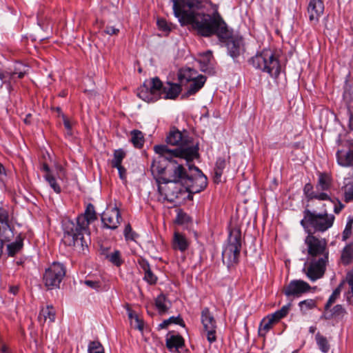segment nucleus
Wrapping results in <instances>:
<instances>
[{
	"label": "nucleus",
	"mask_w": 353,
	"mask_h": 353,
	"mask_svg": "<svg viewBox=\"0 0 353 353\" xmlns=\"http://www.w3.org/2000/svg\"><path fill=\"white\" fill-rule=\"evenodd\" d=\"M175 17L182 26L190 25L199 36L211 37L216 36L219 41H225L232 34L230 28L215 8L212 13L199 11L210 0H171Z\"/></svg>",
	"instance_id": "obj_1"
},
{
	"label": "nucleus",
	"mask_w": 353,
	"mask_h": 353,
	"mask_svg": "<svg viewBox=\"0 0 353 353\" xmlns=\"http://www.w3.org/2000/svg\"><path fill=\"white\" fill-rule=\"evenodd\" d=\"M97 219L94 206L88 203L84 214L77 216L76 223L71 221L65 225L63 239L64 243L84 251L90 243L89 225Z\"/></svg>",
	"instance_id": "obj_2"
},
{
	"label": "nucleus",
	"mask_w": 353,
	"mask_h": 353,
	"mask_svg": "<svg viewBox=\"0 0 353 353\" xmlns=\"http://www.w3.org/2000/svg\"><path fill=\"white\" fill-rule=\"evenodd\" d=\"M154 150L159 156L152 163L151 172L158 184L163 183L162 176H165L172 159H184L189 162L196 157L195 148H191L170 149L166 145H157L154 146Z\"/></svg>",
	"instance_id": "obj_3"
},
{
	"label": "nucleus",
	"mask_w": 353,
	"mask_h": 353,
	"mask_svg": "<svg viewBox=\"0 0 353 353\" xmlns=\"http://www.w3.org/2000/svg\"><path fill=\"white\" fill-rule=\"evenodd\" d=\"M252 67L270 77L276 79L281 73V64L279 57L271 49L265 48L258 52L248 60Z\"/></svg>",
	"instance_id": "obj_4"
},
{
	"label": "nucleus",
	"mask_w": 353,
	"mask_h": 353,
	"mask_svg": "<svg viewBox=\"0 0 353 353\" xmlns=\"http://www.w3.org/2000/svg\"><path fill=\"white\" fill-rule=\"evenodd\" d=\"M303 213V219L301 221V225L308 234L325 232L333 225L335 219L333 214L327 212L317 213L305 209Z\"/></svg>",
	"instance_id": "obj_5"
},
{
	"label": "nucleus",
	"mask_w": 353,
	"mask_h": 353,
	"mask_svg": "<svg viewBox=\"0 0 353 353\" xmlns=\"http://www.w3.org/2000/svg\"><path fill=\"white\" fill-rule=\"evenodd\" d=\"M241 229L234 227L230 229L228 243L222 252V259L224 264L230 268L239 263L241 250Z\"/></svg>",
	"instance_id": "obj_6"
},
{
	"label": "nucleus",
	"mask_w": 353,
	"mask_h": 353,
	"mask_svg": "<svg viewBox=\"0 0 353 353\" xmlns=\"http://www.w3.org/2000/svg\"><path fill=\"white\" fill-rule=\"evenodd\" d=\"M66 270L63 263H52L46 269L43 275V282L48 290L59 288L60 284L65 276Z\"/></svg>",
	"instance_id": "obj_7"
},
{
	"label": "nucleus",
	"mask_w": 353,
	"mask_h": 353,
	"mask_svg": "<svg viewBox=\"0 0 353 353\" xmlns=\"http://www.w3.org/2000/svg\"><path fill=\"white\" fill-rule=\"evenodd\" d=\"M190 171L195 172L194 175L189 174L185 179L183 187L185 192L196 194L203 191L208 185V179L201 170L195 165H189Z\"/></svg>",
	"instance_id": "obj_8"
},
{
	"label": "nucleus",
	"mask_w": 353,
	"mask_h": 353,
	"mask_svg": "<svg viewBox=\"0 0 353 353\" xmlns=\"http://www.w3.org/2000/svg\"><path fill=\"white\" fill-rule=\"evenodd\" d=\"M161 81L158 77L151 78L144 81L143 86L138 90L137 96L142 100L155 102L159 99V88Z\"/></svg>",
	"instance_id": "obj_9"
},
{
	"label": "nucleus",
	"mask_w": 353,
	"mask_h": 353,
	"mask_svg": "<svg viewBox=\"0 0 353 353\" xmlns=\"http://www.w3.org/2000/svg\"><path fill=\"white\" fill-rule=\"evenodd\" d=\"M305 243L307 246L310 259L322 258L323 261H328L329 252L324 239H319L313 234H310L306 236Z\"/></svg>",
	"instance_id": "obj_10"
},
{
	"label": "nucleus",
	"mask_w": 353,
	"mask_h": 353,
	"mask_svg": "<svg viewBox=\"0 0 353 353\" xmlns=\"http://www.w3.org/2000/svg\"><path fill=\"white\" fill-rule=\"evenodd\" d=\"M188 175V174L183 165L172 159L168 164L165 176H162V183H175L183 185Z\"/></svg>",
	"instance_id": "obj_11"
},
{
	"label": "nucleus",
	"mask_w": 353,
	"mask_h": 353,
	"mask_svg": "<svg viewBox=\"0 0 353 353\" xmlns=\"http://www.w3.org/2000/svg\"><path fill=\"white\" fill-rule=\"evenodd\" d=\"M201 321L203 327V331L206 333V337L210 343L216 341V321L213 314L207 307L203 308L201 310Z\"/></svg>",
	"instance_id": "obj_12"
},
{
	"label": "nucleus",
	"mask_w": 353,
	"mask_h": 353,
	"mask_svg": "<svg viewBox=\"0 0 353 353\" xmlns=\"http://www.w3.org/2000/svg\"><path fill=\"white\" fill-rule=\"evenodd\" d=\"M170 185L163 187L161 184H158V192L163 197V200L170 203H174L176 199L181 198L185 194V188L180 183H170Z\"/></svg>",
	"instance_id": "obj_13"
},
{
	"label": "nucleus",
	"mask_w": 353,
	"mask_h": 353,
	"mask_svg": "<svg viewBox=\"0 0 353 353\" xmlns=\"http://www.w3.org/2000/svg\"><path fill=\"white\" fill-rule=\"evenodd\" d=\"M13 217L8 209L0 206V237L9 240L14 236Z\"/></svg>",
	"instance_id": "obj_14"
},
{
	"label": "nucleus",
	"mask_w": 353,
	"mask_h": 353,
	"mask_svg": "<svg viewBox=\"0 0 353 353\" xmlns=\"http://www.w3.org/2000/svg\"><path fill=\"white\" fill-rule=\"evenodd\" d=\"M166 142L171 145L177 146L176 148H195L196 157L199 155V148L196 145H190L189 137H184L183 134L175 127H172L166 137Z\"/></svg>",
	"instance_id": "obj_15"
},
{
	"label": "nucleus",
	"mask_w": 353,
	"mask_h": 353,
	"mask_svg": "<svg viewBox=\"0 0 353 353\" xmlns=\"http://www.w3.org/2000/svg\"><path fill=\"white\" fill-rule=\"evenodd\" d=\"M327 262L322 258H312L308 267L307 269L303 268V271L311 281H315L323 276Z\"/></svg>",
	"instance_id": "obj_16"
},
{
	"label": "nucleus",
	"mask_w": 353,
	"mask_h": 353,
	"mask_svg": "<svg viewBox=\"0 0 353 353\" xmlns=\"http://www.w3.org/2000/svg\"><path fill=\"white\" fill-rule=\"evenodd\" d=\"M226 44L228 53L233 59L234 62H238L237 59L244 53L245 46L241 37L231 36L225 41H220Z\"/></svg>",
	"instance_id": "obj_17"
},
{
	"label": "nucleus",
	"mask_w": 353,
	"mask_h": 353,
	"mask_svg": "<svg viewBox=\"0 0 353 353\" xmlns=\"http://www.w3.org/2000/svg\"><path fill=\"white\" fill-rule=\"evenodd\" d=\"M311 289L310 285L302 280H293L284 288L283 293L288 297L300 296Z\"/></svg>",
	"instance_id": "obj_18"
},
{
	"label": "nucleus",
	"mask_w": 353,
	"mask_h": 353,
	"mask_svg": "<svg viewBox=\"0 0 353 353\" xmlns=\"http://www.w3.org/2000/svg\"><path fill=\"white\" fill-rule=\"evenodd\" d=\"M121 219V214L117 208H113L101 215V221L104 228L110 230H115L118 228Z\"/></svg>",
	"instance_id": "obj_19"
},
{
	"label": "nucleus",
	"mask_w": 353,
	"mask_h": 353,
	"mask_svg": "<svg viewBox=\"0 0 353 353\" xmlns=\"http://www.w3.org/2000/svg\"><path fill=\"white\" fill-rule=\"evenodd\" d=\"M325 9L323 0H310L307 6V13L310 22L316 24Z\"/></svg>",
	"instance_id": "obj_20"
},
{
	"label": "nucleus",
	"mask_w": 353,
	"mask_h": 353,
	"mask_svg": "<svg viewBox=\"0 0 353 353\" xmlns=\"http://www.w3.org/2000/svg\"><path fill=\"white\" fill-rule=\"evenodd\" d=\"M181 92V86L179 83H173L167 82L166 84H163L159 88V98L163 97L165 99H174Z\"/></svg>",
	"instance_id": "obj_21"
},
{
	"label": "nucleus",
	"mask_w": 353,
	"mask_h": 353,
	"mask_svg": "<svg viewBox=\"0 0 353 353\" xmlns=\"http://www.w3.org/2000/svg\"><path fill=\"white\" fill-rule=\"evenodd\" d=\"M337 163L342 167H353V149L347 151L338 150L336 153Z\"/></svg>",
	"instance_id": "obj_22"
},
{
	"label": "nucleus",
	"mask_w": 353,
	"mask_h": 353,
	"mask_svg": "<svg viewBox=\"0 0 353 353\" xmlns=\"http://www.w3.org/2000/svg\"><path fill=\"white\" fill-rule=\"evenodd\" d=\"M184 346V339L180 335H172L166 339L167 348L174 353H180L179 349Z\"/></svg>",
	"instance_id": "obj_23"
},
{
	"label": "nucleus",
	"mask_w": 353,
	"mask_h": 353,
	"mask_svg": "<svg viewBox=\"0 0 353 353\" xmlns=\"http://www.w3.org/2000/svg\"><path fill=\"white\" fill-rule=\"evenodd\" d=\"M188 246L189 243L185 236L179 232H175L172 242L173 248L184 252L188 249Z\"/></svg>",
	"instance_id": "obj_24"
},
{
	"label": "nucleus",
	"mask_w": 353,
	"mask_h": 353,
	"mask_svg": "<svg viewBox=\"0 0 353 353\" xmlns=\"http://www.w3.org/2000/svg\"><path fill=\"white\" fill-rule=\"evenodd\" d=\"M346 314L345 309L341 305H336L333 307L330 312L325 311V313L322 315L321 318L325 319L326 320L331 319L332 318L335 319H342Z\"/></svg>",
	"instance_id": "obj_25"
},
{
	"label": "nucleus",
	"mask_w": 353,
	"mask_h": 353,
	"mask_svg": "<svg viewBox=\"0 0 353 353\" xmlns=\"http://www.w3.org/2000/svg\"><path fill=\"white\" fill-rule=\"evenodd\" d=\"M206 77L204 75L199 74L196 79L192 81V83L186 92V96L189 97L196 93L205 84Z\"/></svg>",
	"instance_id": "obj_26"
},
{
	"label": "nucleus",
	"mask_w": 353,
	"mask_h": 353,
	"mask_svg": "<svg viewBox=\"0 0 353 353\" xmlns=\"http://www.w3.org/2000/svg\"><path fill=\"white\" fill-rule=\"evenodd\" d=\"M226 161L224 158L219 157L216 159L213 178L215 183H219L221 181V176L223 173V170L226 168Z\"/></svg>",
	"instance_id": "obj_27"
},
{
	"label": "nucleus",
	"mask_w": 353,
	"mask_h": 353,
	"mask_svg": "<svg viewBox=\"0 0 353 353\" xmlns=\"http://www.w3.org/2000/svg\"><path fill=\"white\" fill-rule=\"evenodd\" d=\"M23 238L21 234H19L17 237L15 241L8 244L7 252L10 256H14L18 253L23 248Z\"/></svg>",
	"instance_id": "obj_28"
},
{
	"label": "nucleus",
	"mask_w": 353,
	"mask_h": 353,
	"mask_svg": "<svg viewBox=\"0 0 353 353\" xmlns=\"http://www.w3.org/2000/svg\"><path fill=\"white\" fill-rule=\"evenodd\" d=\"M48 319L50 322H54L55 320V310L52 305H47L46 307H43L38 316L39 321L45 322Z\"/></svg>",
	"instance_id": "obj_29"
},
{
	"label": "nucleus",
	"mask_w": 353,
	"mask_h": 353,
	"mask_svg": "<svg viewBox=\"0 0 353 353\" xmlns=\"http://www.w3.org/2000/svg\"><path fill=\"white\" fill-rule=\"evenodd\" d=\"M331 186V178L326 173H320L319 175L318 182L316 185L317 190L326 191Z\"/></svg>",
	"instance_id": "obj_30"
},
{
	"label": "nucleus",
	"mask_w": 353,
	"mask_h": 353,
	"mask_svg": "<svg viewBox=\"0 0 353 353\" xmlns=\"http://www.w3.org/2000/svg\"><path fill=\"white\" fill-rule=\"evenodd\" d=\"M130 141L137 148H141L143 146L145 139L143 133L139 130H133L130 132Z\"/></svg>",
	"instance_id": "obj_31"
},
{
	"label": "nucleus",
	"mask_w": 353,
	"mask_h": 353,
	"mask_svg": "<svg viewBox=\"0 0 353 353\" xmlns=\"http://www.w3.org/2000/svg\"><path fill=\"white\" fill-rule=\"evenodd\" d=\"M291 304L283 305L280 310L276 311L274 313L268 315L272 321L275 323L279 322L281 319L285 317L290 310Z\"/></svg>",
	"instance_id": "obj_32"
},
{
	"label": "nucleus",
	"mask_w": 353,
	"mask_h": 353,
	"mask_svg": "<svg viewBox=\"0 0 353 353\" xmlns=\"http://www.w3.org/2000/svg\"><path fill=\"white\" fill-rule=\"evenodd\" d=\"M196 71L190 68L181 70L179 74V79L181 81H192L196 77Z\"/></svg>",
	"instance_id": "obj_33"
},
{
	"label": "nucleus",
	"mask_w": 353,
	"mask_h": 353,
	"mask_svg": "<svg viewBox=\"0 0 353 353\" xmlns=\"http://www.w3.org/2000/svg\"><path fill=\"white\" fill-rule=\"evenodd\" d=\"M315 339L320 350L323 353H327L330 347L326 337L318 332Z\"/></svg>",
	"instance_id": "obj_34"
},
{
	"label": "nucleus",
	"mask_w": 353,
	"mask_h": 353,
	"mask_svg": "<svg viewBox=\"0 0 353 353\" xmlns=\"http://www.w3.org/2000/svg\"><path fill=\"white\" fill-rule=\"evenodd\" d=\"M107 259L117 267H120L124 262L119 250H114L107 255Z\"/></svg>",
	"instance_id": "obj_35"
},
{
	"label": "nucleus",
	"mask_w": 353,
	"mask_h": 353,
	"mask_svg": "<svg viewBox=\"0 0 353 353\" xmlns=\"http://www.w3.org/2000/svg\"><path fill=\"white\" fill-rule=\"evenodd\" d=\"M274 323L270 318H269V316H267L265 319H263V321L261 322L259 328V335L265 336L272 327Z\"/></svg>",
	"instance_id": "obj_36"
},
{
	"label": "nucleus",
	"mask_w": 353,
	"mask_h": 353,
	"mask_svg": "<svg viewBox=\"0 0 353 353\" xmlns=\"http://www.w3.org/2000/svg\"><path fill=\"white\" fill-rule=\"evenodd\" d=\"M341 260L345 265L350 263L353 260V248L351 245H346L341 254Z\"/></svg>",
	"instance_id": "obj_37"
},
{
	"label": "nucleus",
	"mask_w": 353,
	"mask_h": 353,
	"mask_svg": "<svg viewBox=\"0 0 353 353\" xmlns=\"http://www.w3.org/2000/svg\"><path fill=\"white\" fill-rule=\"evenodd\" d=\"M172 323L179 325L182 327H185V323L183 320L178 316H171L168 319L164 320L159 325L160 329L167 328L168 326Z\"/></svg>",
	"instance_id": "obj_38"
},
{
	"label": "nucleus",
	"mask_w": 353,
	"mask_h": 353,
	"mask_svg": "<svg viewBox=\"0 0 353 353\" xmlns=\"http://www.w3.org/2000/svg\"><path fill=\"white\" fill-rule=\"evenodd\" d=\"M113 156L111 165L112 168H116L121 165V163L125 157V152L122 149L116 150L114 152Z\"/></svg>",
	"instance_id": "obj_39"
},
{
	"label": "nucleus",
	"mask_w": 353,
	"mask_h": 353,
	"mask_svg": "<svg viewBox=\"0 0 353 353\" xmlns=\"http://www.w3.org/2000/svg\"><path fill=\"white\" fill-rule=\"evenodd\" d=\"M299 306L303 314H307V311L316 307V301L313 299H306L299 302Z\"/></svg>",
	"instance_id": "obj_40"
},
{
	"label": "nucleus",
	"mask_w": 353,
	"mask_h": 353,
	"mask_svg": "<svg viewBox=\"0 0 353 353\" xmlns=\"http://www.w3.org/2000/svg\"><path fill=\"white\" fill-rule=\"evenodd\" d=\"M46 181L48 183L50 186L53 189L54 192L59 194L61 192V188L59 184L57 182V179L53 174H44L43 176Z\"/></svg>",
	"instance_id": "obj_41"
},
{
	"label": "nucleus",
	"mask_w": 353,
	"mask_h": 353,
	"mask_svg": "<svg viewBox=\"0 0 353 353\" xmlns=\"http://www.w3.org/2000/svg\"><path fill=\"white\" fill-rule=\"evenodd\" d=\"M341 285L338 286L332 293L330 296L329 297L325 305V310L328 311L331 305L336 301V300L339 298L341 294Z\"/></svg>",
	"instance_id": "obj_42"
},
{
	"label": "nucleus",
	"mask_w": 353,
	"mask_h": 353,
	"mask_svg": "<svg viewBox=\"0 0 353 353\" xmlns=\"http://www.w3.org/2000/svg\"><path fill=\"white\" fill-rule=\"evenodd\" d=\"M165 296L163 294H161L157 296L155 300V305L157 309L159 310V313H165L167 312L168 307L165 305Z\"/></svg>",
	"instance_id": "obj_43"
},
{
	"label": "nucleus",
	"mask_w": 353,
	"mask_h": 353,
	"mask_svg": "<svg viewBox=\"0 0 353 353\" xmlns=\"http://www.w3.org/2000/svg\"><path fill=\"white\" fill-rule=\"evenodd\" d=\"M88 353H104L103 347L99 341H91L88 345Z\"/></svg>",
	"instance_id": "obj_44"
},
{
	"label": "nucleus",
	"mask_w": 353,
	"mask_h": 353,
	"mask_svg": "<svg viewBox=\"0 0 353 353\" xmlns=\"http://www.w3.org/2000/svg\"><path fill=\"white\" fill-rule=\"evenodd\" d=\"M353 229V219H350L345 225V228L343 232L342 239L343 241H346L352 233Z\"/></svg>",
	"instance_id": "obj_45"
},
{
	"label": "nucleus",
	"mask_w": 353,
	"mask_h": 353,
	"mask_svg": "<svg viewBox=\"0 0 353 353\" xmlns=\"http://www.w3.org/2000/svg\"><path fill=\"white\" fill-rule=\"evenodd\" d=\"M143 280L150 285H154L157 281V276L152 272L151 270L146 271L144 273Z\"/></svg>",
	"instance_id": "obj_46"
},
{
	"label": "nucleus",
	"mask_w": 353,
	"mask_h": 353,
	"mask_svg": "<svg viewBox=\"0 0 353 353\" xmlns=\"http://www.w3.org/2000/svg\"><path fill=\"white\" fill-rule=\"evenodd\" d=\"M212 57L211 53H208L205 57H203V60L199 61L201 70L202 72H206L208 70V64L210 61V58Z\"/></svg>",
	"instance_id": "obj_47"
},
{
	"label": "nucleus",
	"mask_w": 353,
	"mask_h": 353,
	"mask_svg": "<svg viewBox=\"0 0 353 353\" xmlns=\"http://www.w3.org/2000/svg\"><path fill=\"white\" fill-rule=\"evenodd\" d=\"M303 192L308 200L313 199V196L316 192V191H314L313 186L311 183H306L303 188Z\"/></svg>",
	"instance_id": "obj_48"
},
{
	"label": "nucleus",
	"mask_w": 353,
	"mask_h": 353,
	"mask_svg": "<svg viewBox=\"0 0 353 353\" xmlns=\"http://www.w3.org/2000/svg\"><path fill=\"white\" fill-rule=\"evenodd\" d=\"M130 325L134 329H137L140 331L143 330V321L139 316H135V319L130 321Z\"/></svg>",
	"instance_id": "obj_49"
},
{
	"label": "nucleus",
	"mask_w": 353,
	"mask_h": 353,
	"mask_svg": "<svg viewBox=\"0 0 353 353\" xmlns=\"http://www.w3.org/2000/svg\"><path fill=\"white\" fill-rule=\"evenodd\" d=\"M135 233L132 231V229L130 224H128L124 229V236L126 240H134Z\"/></svg>",
	"instance_id": "obj_50"
},
{
	"label": "nucleus",
	"mask_w": 353,
	"mask_h": 353,
	"mask_svg": "<svg viewBox=\"0 0 353 353\" xmlns=\"http://www.w3.org/2000/svg\"><path fill=\"white\" fill-rule=\"evenodd\" d=\"M312 196H313V199H318L320 201H328V200L331 201L330 196L328 195V194L326 192H316L314 195Z\"/></svg>",
	"instance_id": "obj_51"
},
{
	"label": "nucleus",
	"mask_w": 353,
	"mask_h": 353,
	"mask_svg": "<svg viewBox=\"0 0 353 353\" xmlns=\"http://www.w3.org/2000/svg\"><path fill=\"white\" fill-rule=\"evenodd\" d=\"M189 216L184 212H179L176 218V222L178 224H183L188 221Z\"/></svg>",
	"instance_id": "obj_52"
},
{
	"label": "nucleus",
	"mask_w": 353,
	"mask_h": 353,
	"mask_svg": "<svg viewBox=\"0 0 353 353\" xmlns=\"http://www.w3.org/2000/svg\"><path fill=\"white\" fill-rule=\"evenodd\" d=\"M157 26L159 27V28L163 31H170V26L168 24L167 21L165 19H159L157 20Z\"/></svg>",
	"instance_id": "obj_53"
},
{
	"label": "nucleus",
	"mask_w": 353,
	"mask_h": 353,
	"mask_svg": "<svg viewBox=\"0 0 353 353\" xmlns=\"http://www.w3.org/2000/svg\"><path fill=\"white\" fill-rule=\"evenodd\" d=\"M26 73V71H21L18 70L17 68H15L14 72H7V77H10V79H13L14 76L15 74H17L19 79H22L25 76Z\"/></svg>",
	"instance_id": "obj_54"
},
{
	"label": "nucleus",
	"mask_w": 353,
	"mask_h": 353,
	"mask_svg": "<svg viewBox=\"0 0 353 353\" xmlns=\"http://www.w3.org/2000/svg\"><path fill=\"white\" fill-rule=\"evenodd\" d=\"M84 283L88 287L95 290L99 289L101 286L100 283L97 281L85 280L84 281Z\"/></svg>",
	"instance_id": "obj_55"
},
{
	"label": "nucleus",
	"mask_w": 353,
	"mask_h": 353,
	"mask_svg": "<svg viewBox=\"0 0 353 353\" xmlns=\"http://www.w3.org/2000/svg\"><path fill=\"white\" fill-rule=\"evenodd\" d=\"M138 263H139V265H140L141 268L143 270L144 273L146 271L151 270L150 267V264L147 260H145L144 259H141L139 260Z\"/></svg>",
	"instance_id": "obj_56"
},
{
	"label": "nucleus",
	"mask_w": 353,
	"mask_h": 353,
	"mask_svg": "<svg viewBox=\"0 0 353 353\" xmlns=\"http://www.w3.org/2000/svg\"><path fill=\"white\" fill-rule=\"evenodd\" d=\"M115 168L118 170L120 179L123 181H125L127 173L126 169L122 165L116 167Z\"/></svg>",
	"instance_id": "obj_57"
},
{
	"label": "nucleus",
	"mask_w": 353,
	"mask_h": 353,
	"mask_svg": "<svg viewBox=\"0 0 353 353\" xmlns=\"http://www.w3.org/2000/svg\"><path fill=\"white\" fill-rule=\"evenodd\" d=\"M104 32L108 34L113 35L117 34L119 32V30L114 26H106Z\"/></svg>",
	"instance_id": "obj_58"
},
{
	"label": "nucleus",
	"mask_w": 353,
	"mask_h": 353,
	"mask_svg": "<svg viewBox=\"0 0 353 353\" xmlns=\"http://www.w3.org/2000/svg\"><path fill=\"white\" fill-rule=\"evenodd\" d=\"M63 125L66 130H68V134L71 135L72 134V125L70 121L65 117H63Z\"/></svg>",
	"instance_id": "obj_59"
},
{
	"label": "nucleus",
	"mask_w": 353,
	"mask_h": 353,
	"mask_svg": "<svg viewBox=\"0 0 353 353\" xmlns=\"http://www.w3.org/2000/svg\"><path fill=\"white\" fill-rule=\"evenodd\" d=\"M127 314L130 321L134 320V319H135V316H139L137 314L134 310H132L128 305L127 307Z\"/></svg>",
	"instance_id": "obj_60"
},
{
	"label": "nucleus",
	"mask_w": 353,
	"mask_h": 353,
	"mask_svg": "<svg viewBox=\"0 0 353 353\" xmlns=\"http://www.w3.org/2000/svg\"><path fill=\"white\" fill-rule=\"evenodd\" d=\"M347 283L350 288V293L352 294L353 296V274H348L347 276Z\"/></svg>",
	"instance_id": "obj_61"
},
{
	"label": "nucleus",
	"mask_w": 353,
	"mask_h": 353,
	"mask_svg": "<svg viewBox=\"0 0 353 353\" xmlns=\"http://www.w3.org/2000/svg\"><path fill=\"white\" fill-rule=\"evenodd\" d=\"M349 112H350L349 128L351 130H353V108H350Z\"/></svg>",
	"instance_id": "obj_62"
},
{
	"label": "nucleus",
	"mask_w": 353,
	"mask_h": 353,
	"mask_svg": "<svg viewBox=\"0 0 353 353\" xmlns=\"http://www.w3.org/2000/svg\"><path fill=\"white\" fill-rule=\"evenodd\" d=\"M344 208V205L342 204L340 201H339L338 205H334V212L336 214H339L342 209Z\"/></svg>",
	"instance_id": "obj_63"
},
{
	"label": "nucleus",
	"mask_w": 353,
	"mask_h": 353,
	"mask_svg": "<svg viewBox=\"0 0 353 353\" xmlns=\"http://www.w3.org/2000/svg\"><path fill=\"white\" fill-rule=\"evenodd\" d=\"M41 170L45 172V174H52L50 169V167L48 166V165L47 163H43L42 165V167H41Z\"/></svg>",
	"instance_id": "obj_64"
}]
</instances>
